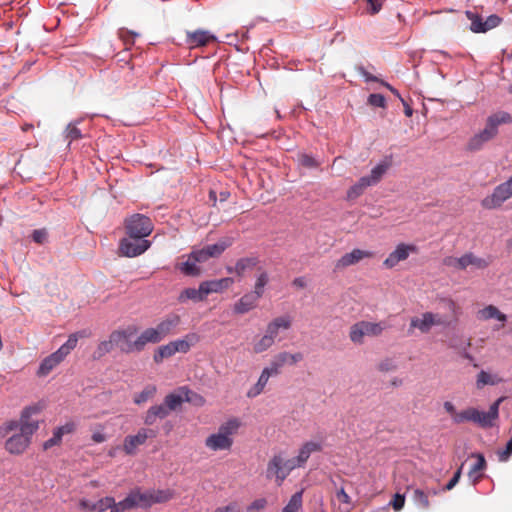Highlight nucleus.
I'll list each match as a JSON object with an SVG mask.
<instances>
[{"instance_id":"nucleus-39","label":"nucleus","mask_w":512,"mask_h":512,"mask_svg":"<svg viewBox=\"0 0 512 512\" xmlns=\"http://www.w3.org/2000/svg\"><path fill=\"white\" fill-rule=\"evenodd\" d=\"M173 348L174 346L172 345V342L160 346L153 355L154 362L161 363L165 358L175 355L176 353Z\"/></svg>"},{"instance_id":"nucleus-58","label":"nucleus","mask_w":512,"mask_h":512,"mask_svg":"<svg viewBox=\"0 0 512 512\" xmlns=\"http://www.w3.org/2000/svg\"><path fill=\"white\" fill-rule=\"evenodd\" d=\"M463 466H464V463H462L461 466L454 473L453 477L449 480V482L444 487V490H452L457 485V483L459 482L460 477L462 475Z\"/></svg>"},{"instance_id":"nucleus-45","label":"nucleus","mask_w":512,"mask_h":512,"mask_svg":"<svg viewBox=\"0 0 512 512\" xmlns=\"http://www.w3.org/2000/svg\"><path fill=\"white\" fill-rule=\"evenodd\" d=\"M412 499L415 505L423 510H426L430 506L428 494L421 489H415L412 494Z\"/></svg>"},{"instance_id":"nucleus-12","label":"nucleus","mask_w":512,"mask_h":512,"mask_svg":"<svg viewBox=\"0 0 512 512\" xmlns=\"http://www.w3.org/2000/svg\"><path fill=\"white\" fill-rule=\"evenodd\" d=\"M502 400L503 398L497 399L490 405L487 412L473 408V423L478 424L482 428L493 427L495 420L499 417V405Z\"/></svg>"},{"instance_id":"nucleus-55","label":"nucleus","mask_w":512,"mask_h":512,"mask_svg":"<svg viewBox=\"0 0 512 512\" xmlns=\"http://www.w3.org/2000/svg\"><path fill=\"white\" fill-rule=\"evenodd\" d=\"M498 459L501 462H506L510 458L512 454V438L507 441L505 448L503 450L498 451Z\"/></svg>"},{"instance_id":"nucleus-51","label":"nucleus","mask_w":512,"mask_h":512,"mask_svg":"<svg viewBox=\"0 0 512 512\" xmlns=\"http://www.w3.org/2000/svg\"><path fill=\"white\" fill-rule=\"evenodd\" d=\"M496 381L493 379L492 375L486 371H481L477 376V387L482 388L485 385H494Z\"/></svg>"},{"instance_id":"nucleus-7","label":"nucleus","mask_w":512,"mask_h":512,"mask_svg":"<svg viewBox=\"0 0 512 512\" xmlns=\"http://www.w3.org/2000/svg\"><path fill=\"white\" fill-rule=\"evenodd\" d=\"M126 235L145 239L153 231L152 220L143 214H133L125 219L124 222Z\"/></svg>"},{"instance_id":"nucleus-30","label":"nucleus","mask_w":512,"mask_h":512,"mask_svg":"<svg viewBox=\"0 0 512 512\" xmlns=\"http://www.w3.org/2000/svg\"><path fill=\"white\" fill-rule=\"evenodd\" d=\"M234 242V238L227 236L221 238L217 243L206 245L204 248L206 249L208 256L210 258L220 256L227 248H229Z\"/></svg>"},{"instance_id":"nucleus-44","label":"nucleus","mask_w":512,"mask_h":512,"mask_svg":"<svg viewBox=\"0 0 512 512\" xmlns=\"http://www.w3.org/2000/svg\"><path fill=\"white\" fill-rule=\"evenodd\" d=\"M302 495L303 491L294 493L287 505L283 508L282 512H298L302 506Z\"/></svg>"},{"instance_id":"nucleus-8","label":"nucleus","mask_w":512,"mask_h":512,"mask_svg":"<svg viewBox=\"0 0 512 512\" xmlns=\"http://www.w3.org/2000/svg\"><path fill=\"white\" fill-rule=\"evenodd\" d=\"M183 402L202 404L204 399L197 393L190 390L187 386H182L178 388L177 392L166 395L162 404L167 411L171 413L172 411L179 409Z\"/></svg>"},{"instance_id":"nucleus-50","label":"nucleus","mask_w":512,"mask_h":512,"mask_svg":"<svg viewBox=\"0 0 512 512\" xmlns=\"http://www.w3.org/2000/svg\"><path fill=\"white\" fill-rule=\"evenodd\" d=\"M298 162L303 167L310 169L317 168L319 166L318 161L312 155L306 153H301L298 155Z\"/></svg>"},{"instance_id":"nucleus-62","label":"nucleus","mask_w":512,"mask_h":512,"mask_svg":"<svg viewBox=\"0 0 512 512\" xmlns=\"http://www.w3.org/2000/svg\"><path fill=\"white\" fill-rule=\"evenodd\" d=\"M369 4V13L370 14H376L378 13L382 8V3L378 0H366Z\"/></svg>"},{"instance_id":"nucleus-18","label":"nucleus","mask_w":512,"mask_h":512,"mask_svg":"<svg viewBox=\"0 0 512 512\" xmlns=\"http://www.w3.org/2000/svg\"><path fill=\"white\" fill-rule=\"evenodd\" d=\"M140 496L143 497V499H140L141 507H149L154 503H163L170 500L173 493L169 489L147 492L140 491Z\"/></svg>"},{"instance_id":"nucleus-25","label":"nucleus","mask_w":512,"mask_h":512,"mask_svg":"<svg viewBox=\"0 0 512 512\" xmlns=\"http://www.w3.org/2000/svg\"><path fill=\"white\" fill-rule=\"evenodd\" d=\"M65 357L62 354H59V351H55L46 358H44L40 366L38 368V375L39 376H46L48 375L57 365H59Z\"/></svg>"},{"instance_id":"nucleus-42","label":"nucleus","mask_w":512,"mask_h":512,"mask_svg":"<svg viewBox=\"0 0 512 512\" xmlns=\"http://www.w3.org/2000/svg\"><path fill=\"white\" fill-rule=\"evenodd\" d=\"M471 346L470 338H466L463 335H454L449 340V347L459 351L465 350Z\"/></svg>"},{"instance_id":"nucleus-10","label":"nucleus","mask_w":512,"mask_h":512,"mask_svg":"<svg viewBox=\"0 0 512 512\" xmlns=\"http://www.w3.org/2000/svg\"><path fill=\"white\" fill-rule=\"evenodd\" d=\"M512 197V181L510 178L497 185L492 194L482 200V206L486 209L500 207L506 200Z\"/></svg>"},{"instance_id":"nucleus-28","label":"nucleus","mask_w":512,"mask_h":512,"mask_svg":"<svg viewBox=\"0 0 512 512\" xmlns=\"http://www.w3.org/2000/svg\"><path fill=\"white\" fill-rule=\"evenodd\" d=\"M435 325V314L432 312H425L421 318H412L410 328H418L422 333L430 331L431 327Z\"/></svg>"},{"instance_id":"nucleus-26","label":"nucleus","mask_w":512,"mask_h":512,"mask_svg":"<svg viewBox=\"0 0 512 512\" xmlns=\"http://www.w3.org/2000/svg\"><path fill=\"white\" fill-rule=\"evenodd\" d=\"M259 263L258 257H244L240 258L234 267L227 266L226 270L228 273H235L238 276H242L247 270H252Z\"/></svg>"},{"instance_id":"nucleus-54","label":"nucleus","mask_w":512,"mask_h":512,"mask_svg":"<svg viewBox=\"0 0 512 512\" xmlns=\"http://www.w3.org/2000/svg\"><path fill=\"white\" fill-rule=\"evenodd\" d=\"M190 256L196 263L205 262L210 258L204 247L201 249L193 250L190 253Z\"/></svg>"},{"instance_id":"nucleus-60","label":"nucleus","mask_w":512,"mask_h":512,"mask_svg":"<svg viewBox=\"0 0 512 512\" xmlns=\"http://www.w3.org/2000/svg\"><path fill=\"white\" fill-rule=\"evenodd\" d=\"M282 366L275 360V358L271 361L270 366L265 367L262 371H267L269 374V378L273 375H277Z\"/></svg>"},{"instance_id":"nucleus-14","label":"nucleus","mask_w":512,"mask_h":512,"mask_svg":"<svg viewBox=\"0 0 512 512\" xmlns=\"http://www.w3.org/2000/svg\"><path fill=\"white\" fill-rule=\"evenodd\" d=\"M323 449L322 443L318 441H307L299 449L298 455L291 458L294 468L304 467L311 454L321 452Z\"/></svg>"},{"instance_id":"nucleus-37","label":"nucleus","mask_w":512,"mask_h":512,"mask_svg":"<svg viewBox=\"0 0 512 512\" xmlns=\"http://www.w3.org/2000/svg\"><path fill=\"white\" fill-rule=\"evenodd\" d=\"M268 380H269L268 372L262 371L257 383L248 390L247 397L255 398L258 395H260L263 392Z\"/></svg>"},{"instance_id":"nucleus-49","label":"nucleus","mask_w":512,"mask_h":512,"mask_svg":"<svg viewBox=\"0 0 512 512\" xmlns=\"http://www.w3.org/2000/svg\"><path fill=\"white\" fill-rule=\"evenodd\" d=\"M473 418V408H468L461 412H456L452 419L456 424H461L468 421L473 422Z\"/></svg>"},{"instance_id":"nucleus-3","label":"nucleus","mask_w":512,"mask_h":512,"mask_svg":"<svg viewBox=\"0 0 512 512\" xmlns=\"http://www.w3.org/2000/svg\"><path fill=\"white\" fill-rule=\"evenodd\" d=\"M240 427V421L236 418L229 419L220 425L218 431L205 439V446L211 451L230 450L233 445V434Z\"/></svg>"},{"instance_id":"nucleus-16","label":"nucleus","mask_w":512,"mask_h":512,"mask_svg":"<svg viewBox=\"0 0 512 512\" xmlns=\"http://www.w3.org/2000/svg\"><path fill=\"white\" fill-rule=\"evenodd\" d=\"M214 41H216V36L207 30L198 29L186 32L185 43L190 49L204 47Z\"/></svg>"},{"instance_id":"nucleus-22","label":"nucleus","mask_w":512,"mask_h":512,"mask_svg":"<svg viewBox=\"0 0 512 512\" xmlns=\"http://www.w3.org/2000/svg\"><path fill=\"white\" fill-rule=\"evenodd\" d=\"M453 261L455 262L453 265L458 269H466L468 266L484 269L489 265L486 259L477 257L472 253H466L459 258H454Z\"/></svg>"},{"instance_id":"nucleus-24","label":"nucleus","mask_w":512,"mask_h":512,"mask_svg":"<svg viewBox=\"0 0 512 512\" xmlns=\"http://www.w3.org/2000/svg\"><path fill=\"white\" fill-rule=\"evenodd\" d=\"M292 319L284 315L273 319L266 327V333L275 341L281 330H288L291 327Z\"/></svg>"},{"instance_id":"nucleus-36","label":"nucleus","mask_w":512,"mask_h":512,"mask_svg":"<svg viewBox=\"0 0 512 512\" xmlns=\"http://www.w3.org/2000/svg\"><path fill=\"white\" fill-rule=\"evenodd\" d=\"M84 334L85 333L83 331L70 334L67 341L59 347V354H62L66 358V356L76 347L79 337H84Z\"/></svg>"},{"instance_id":"nucleus-19","label":"nucleus","mask_w":512,"mask_h":512,"mask_svg":"<svg viewBox=\"0 0 512 512\" xmlns=\"http://www.w3.org/2000/svg\"><path fill=\"white\" fill-rule=\"evenodd\" d=\"M111 504H113V497L111 496L103 497L95 502L83 498L79 501V508L84 512H105L109 510Z\"/></svg>"},{"instance_id":"nucleus-17","label":"nucleus","mask_w":512,"mask_h":512,"mask_svg":"<svg viewBox=\"0 0 512 512\" xmlns=\"http://www.w3.org/2000/svg\"><path fill=\"white\" fill-rule=\"evenodd\" d=\"M416 247L414 245H408L401 243L397 245L395 250L391 252L384 261V265L387 268L396 266L400 261H404L409 257L410 252H415Z\"/></svg>"},{"instance_id":"nucleus-46","label":"nucleus","mask_w":512,"mask_h":512,"mask_svg":"<svg viewBox=\"0 0 512 512\" xmlns=\"http://www.w3.org/2000/svg\"><path fill=\"white\" fill-rule=\"evenodd\" d=\"M268 282H269L268 273L264 270L261 271L260 274L257 276L254 290L252 292L261 298L264 294V288L268 284Z\"/></svg>"},{"instance_id":"nucleus-20","label":"nucleus","mask_w":512,"mask_h":512,"mask_svg":"<svg viewBox=\"0 0 512 512\" xmlns=\"http://www.w3.org/2000/svg\"><path fill=\"white\" fill-rule=\"evenodd\" d=\"M260 300V297L257 296L255 293L248 292L244 294L235 304L233 307V312L235 314H245L251 311L252 309L256 308L258 305V302Z\"/></svg>"},{"instance_id":"nucleus-52","label":"nucleus","mask_w":512,"mask_h":512,"mask_svg":"<svg viewBox=\"0 0 512 512\" xmlns=\"http://www.w3.org/2000/svg\"><path fill=\"white\" fill-rule=\"evenodd\" d=\"M60 431L61 430H57L56 428L54 429L53 436L43 443L44 450H48L61 443L63 435L60 433Z\"/></svg>"},{"instance_id":"nucleus-29","label":"nucleus","mask_w":512,"mask_h":512,"mask_svg":"<svg viewBox=\"0 0 512 512\" xmlns=\"http://www.w3.org/2000/svg\"><path fill=\"white\" fill-rule=\"evenodd\" d=\"M391 166V160L386 158L372 168L369 175H365L371 184H378Z\"/></svg>"},{"instance_id":"nucleus-63","label":"nucleus","mask_w":512,"mask_h":512,"mask_svg":"<svg viewBox=\"0 0 512 512\" xmlns=\"http://www.w3.org/2000/svg\"><path fill=\"white\" fill-rule=\"evenodd\" d=\"M266 500L264 498H261V499H256L255 501H253L249 507V510H255V511H260L262 509L265 508L266 506Z\"/></svg>"},{"instance_id":"nucleus-56","label":"nucleus","mask_w":512,"mask_h":512,"mask_svg":"<svg viewBox=\"0 0 512 512\" xmlns=\"http://www.w3.org/2000/svg\"><path fill=\"white\" fill-rule=\"evenodd\" d=\"M501 22H502L501 17H499L496 14H492V15L488 16L487 18H485V21H484L485 27L484 28H487V31H489V30L499 26L501 24Z\"/></svg>"},{"instance_id":"nucleus-53","label":"nucleus","mask_w":512,"mask_h":512,"mask_svg":"<svg viewBox=\"0 0 512 512\" xmlns=\"http://www.w3.org/2000/svg\"><path fill=\"white\" fill-rule=\"evenodd\" d=\"M368 104L374 107L385 108L386 99L382 94L372 93L368 97Z\"/></svg>"},{"instance_id":"nucleus-15","label":"nucleus","mask_w":512,"mask_h":512,"mask_svg":"<svg viewBox=\"0 0 512 512\" xmlns=\"http://www.w3.org/2000/svg\"><path fill=\"white\" fill-rule=\"evenodd\" d=\"M140 499H143V497L140 496V489H133L123 500L119 502H116L113 498V504H111L109 510L110 512H125L136 507H141Z\"/></svg>"},{"instance_id":"nucleus-64","label":"nucleus","mask_w":512,"mask_h":512,"mask_svg":"<svg viewBox=\"0 0 512 512\" xmlns=\"http://www.w3.org/2000/svg\"><path fill=\"white\" fill-rule=\"evenodd\" d=\"M136 36H138L137 33L120 30V37L125 41V43H129V42L133 43L134 37H136Z\"/></svg>"},{"instance_id":"nucleus-43","label":"nucleus","mask_w":512,"mask_h":512,"mask_svg":"<svg viewBox=\"0 0 512 512\" xmlns=\"http://www.w3.org/2000/svg\"><path fill=\"white\" fill-rule=\"evenodd\" d=\"M80 122L81 119L75 120L67 125L65 130V138L70 142L81 139L83 137L81 130L77 127Z\"/></svg>"},{"instance_id":"nucleus-48","label":"nucleus","mask_w":512,"mask_h":512,"mask_svg":"<svg viewBox=\"0 0 512 512\" xmlns=\"http://www.w3.org/2000/svg\"><path fill=\"white\" fill-rule=\"evenodd\" d=\"M471 457H475L477 460H476L475 464L470 468V474L472 475V474H475L478 472L483 474V471L487 467V463H486V460H485V457L483 456V454L472 453Z\"/></svg>"},{"instance_id":"nucleus-41","label":"nucleus","mask_w":512,"mask_h":512,"mask_svg":"<svg viewBox=\"0 0 512 512\" xmlns=\"http://www.w3.org/2000/svg\"><path fill=\"white\" fill-rule=\"evenodd\" d=\"M114 346L115 345L111 339V335H109L108 340L101 341L98 344L96 350L93 353V359H95V360L101 359L103 356H105L107 353H109L113 349Z\"/></svg>"},{"instance_id":"nucleus-61","label":"nucleus","mask_w":512,"mask_h":512,"mask_svg":"<svg viewBox=\"0 0 512 512\" xmlns=\"http://www.w3.org/2000/svg\"><path fill=\"white\" fill-rule=\"evenodd\" d=\"M444 307L451 312L453 317L457 316L458 313V307L456 303L452 299H444L443 300Z\"/></svg>"},{"instance_id":"nucleus-5","label":"nucleus","mask_w":512,"mask_h":512,"mask_svg":"<svg viewBox=\"0 0 512 512\" xmlns=\"http://www.w3.org/2000/svg\"><path fill=\"white\" fill-rule=\"evenodd\" d=\"M137 332V326L129 325L124 329L113 331L110 335L114 345L119 348L121 352L129 354L133 352H141L147 345V343L138 344L139 341H141L142 333L134 341L132 340Z\"/></svg>"},{"instance_id":"nucleus-35","label":"nucleus","mask_w":512,"mask_h":512,"mask_svg":"<svg viewBox=\"0 0 512 512\" xmlns=\"http://www.w3.org/2000/svg\"><path fill=\"white\" fill-rule=\"evenodd\" d=\"M205 293L202 292V283L199 285L198 289L195 288H186L184 289L180 296L179 301L185 302L186 300H193L195 302L202 301L205 298Z\"/></svg>"},{"instance_id":"nucleus-47","label":"nucleus","mask_w":512,"mask_h":512,"mask_svg":"<svg viewBox=\"0 0 512 512\" xmlns=\"http://www.w3.org/2000/svg\"><path fill=\"white\" fill-rule=\"evenodd\" d=\"M274 340L265 333L258 341H256L253 345V350L255 353H262L268 350L273 344Z\"/></svg>"},{"instance_id":"nucleus-6","label":"nucleus","mask_w":512,"mask_h":512,"mask_svg":"<svg viewBox=\"0 0 512 512\" xmlns=\"http://www.w3.org/2000/svg\"><path fill=\"white\" fill-rule=\"evenodd\" d=\"M294 469L291 460L286 459L283 452H279L268 461L265 477L267 480H274L278 486H281Z\"/></svg>"},{"instance_id":"nucleus-40","label":"nucleus","mask_w":512,"mask_h":512,"mask_svg":"<svg viewBox=\"0 0 512 512\" xmlns=\"http://www.w3.org/2000/svg\"><path fill=\"white\" fill-rule=\"evenodd\" d=\"M180 271L187 276H198L200 274V268L197 266V263L188 256V259L185 262H182L179 265Z\"/></svg>"},{"instance_id":"nucleus-38","label":"nucleus","mask_w":512,"mask_h":512,"mask_svg":"<svg viewBox=\"0 0 512 512\" xmlns=\"http://www.w3.org/2000/svg\"><path fill=\"white\" fill-rule=\"evenodd\" d=\"M156 392H157L156 386L152 385V384H148L144 387V389L141 392L136 393L134 395L133 401L135 404L140 405L142 403L147 402L149 399L153 398L154 395L156 394Z\"/></svg>"},{"instance_id":"nucleus-9","label":"nucleus","mask_w":512,"mask_h":512,"mask_svg":"<svg viewBox=\"0 0 512 512\" xmlns=\"http://www.w3.org/2000/svg\"><path fill=\"white\" fill-rule=\"evenodd\" d=\"M387 328L384 321L369 322L359 321L350 328V340L355 344H362L364 336L374 337L380 335Z\"/></svg>"},{"instance_id":"nucleus-11","label":"nucleus","mask_w":512,"mask_h":512,"mask_svg":"<svg viewBox=\"0 0 512 512\" xmlns=\"http://www.w3.org/2000/svg\"><path fill=\"white\" fill-rule=\"evenodd\" d=\"M150 246L151 242L147 239L127 236L120 240L119 251L121 255L131 258L143 254Z\"/></svg>"},{"instance_id":"nucleus-27","label":"nucleus","mask_w":512,"mask_h":512,"mask_svg":"<svg viewBox=\"0 0 512 512\" xmlns=\"http://www.w3.org/2000/svg\"><path fill=\"white\" fill-rule=\"evenodd\" d=\"M169 414L170 413L167 411V409L164 407L162 403L153 405L145 413L144 423L149 426L153 425L156 423L158 419H165L167 416H169Z\"/></svg>"},{"instance_id":"nucleus-2","label":"nucleus","mask_w":512,"mask_h":512,"mask_svg":"<svg viewBox=\"0 0 512 512\" xmlns=\"http://www.w3.org/2000/svg\"><path fill=\"white\" fill-rule=\"evenodd\" d=\"M512 123V116L505 111H499L487 118L485 128L470 138L467 144L469 151L480 150L485 143L493 139L498 133V126Z\"/></svg>"},{"instance_id":"nucleus-13","label":"nucleus","mask_w":512,"mask_h":512,"mask_svg":"<svg viewBox=\"0 0 512 512\" xmlns=\"http://www.w3.org/2000/svg\"><path fill=\"white\" fill-rule=\"evenodd\" d=\"M156 435V430L141 428L136 435H128L125 437L123 449L126 454L134 455L138 446L143 445L148 438H154Z\"/></svg>"},{"instance_id":"nucleus-31","label":"nucleus","mask_w":512,"mask_h":512,"mask_svg":"<svg viewBox=\"0 0 512 512\" xmlns=\"http://www.w3.org/2000/svg\"><path fill=\"white\" fill-rule=\"evenodd\" d=\"M199 341V336L196 333H189L183 339H177L172 342L175 353H187L191 346Z\"/></svg>"},{"instance_id":"nucleus-57","label":"nucleus","mask_w":512,"mask_h":512,"mask_svg":"<svg viewBox=\"0 0 512 512\" xmlns=\"http://www.w3.org/2000/svg\"><path fill=\"white\" fill-rule=\"evenodd\" d=\"M48 233L46 229H36L32 232V240L37 244H43L47 240Z\"/></svg>"},{"instance_id":"nucleus-34","label":"nucleus","mask_w":512,"mask_h":512,"mask_svg":"<svg viewBox=\"0 0 512 512\" xmlns=\"http://www.w3.org/2000/svg\"><path fill=\"white\" fill-rule=\"evenodd\" d=\"M466 16L471 22L470 30L472 32H474V33H486L487 32V28H484L485 27V25H484L485 19L481 15H479L475 12H472V11H466Z\"/></svg>"},{"instance_id":"nucleus-33","label":"nucleus","mask_w":512,"mask_h":512,"mask_svg":"<svg viewBox=\"0 0 512 512\" xmlns=\"http://www.w3.org/2000/svg\"><path fill=\"white\" fill-rule=\"evenodd\" d=\"M478 318L482 320L497 319L500 322H505L507 320V316L493 305H488L479 310Z\"/></svg>"},{"instance_id":"nucleus-1","label":"nucleus","mask_w":512,"mask_h":512,"mask_svg":"<svg viewBox=\"0 0 512 512\" xmlns=\"http://www.w3.org/2000/svg\"><path fill=\"white\" fill-rule=\"evenodd\" d=\"M44 408L41 403L27 406L21 412L20 420L7 423L6 430L12 431L20 427V432L12 435L5 442V449L10 454H22L29 446L32 435L39 429V422L31 420L33 415L39 414Z\"/></svg>"},{"instance_id":"nucleus-59","label":"nucleus","mask_w":512,"mask_h":512,"mask_svg":"<svg viewBox=\"0 0 512 512\" xmlns=\"http://www.w3.org/2000/svg\"><path fill=\"white\" fill-rule=\"evenodd\" d=\"M405 504V496L399 493L394 495L393 500L391 501V505L393 506L395 511H400Z\"/></svg>"},{"instance_id":"nucleus-32","label":"nucleus","mask_w":512,"mask_h":512,"mask_svg":"<svg viewBox=\"0 0 512 512\" xmlns=\"http://www.w3.org/2000/svg\"><path fill=\"white\" fill-rule=\"evenodd\" d=\"M371 186L373 185L368 180V178L366 176H362L353 186L349 188L347 191V198L349 200H354L361 196L364 191Z\"/></svg>"},{"instance_id":"nucleus-4","label":"nucleus","mask_w":512,"mask_h":512,"mask_svg":"<svg viewBox=\"0 0 512 512\" xmlns=\"http://www.w3.org/2000/svg\"><path fill=\"white\" fill-rule=\"evenodd\" d=\"M181 323V318L178 314L170 313L163 320H161L156 327H150L142 332V338L138 344L152 343L156 344L161 342L164 338L176 332V329Z\"/></svg>"},{"instance_id":"nucleus-23","label":"nucleus","mask_w":512,"mask_h":512,"mask_svg":"<svg viewBox=\"0 0 512 512\" xmlns=\"http://www.w3.org/2000/svg\"><path fill=\"white\" fill-rule=\"evenodd\" d=\"M233 282V278L230 277L204 281L202 282V292L205 293V296L211 293H220L228 289L233 284Z\"/></svg>"},{"instance_id":"nucleus-21","label":"nucleus","mask_w":512,"mask_h":512,"mask_svg":"<svg viewBox=\"0 0 512 512\" xmlns=\"http://www.w3.org/2000/svg\"><path fill=\"white\" fill-rule=\"evenodd\" d=\"M373 253L367 250L354 249L349 253L344 254L336 263V268H346L354 265L364 258L372 257Z\"/></svg>"}]
</instances>
